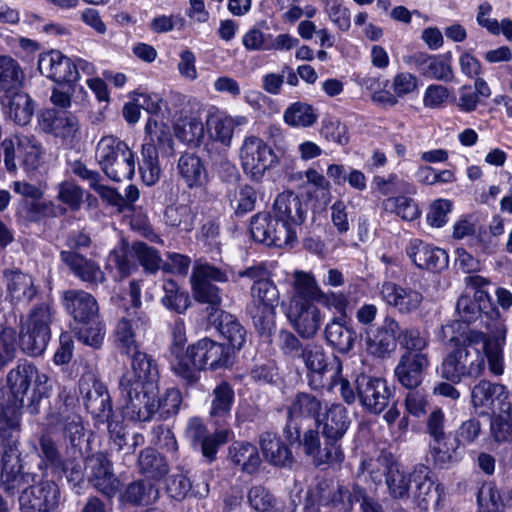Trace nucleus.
I'll return each instance as SVG.
<instances>
[{
  "label": "nucleus",
  "instance_id": "nucleus-29",
  "mask_svg": "<svg viewBox=\"0 0 512 512\" xmlns=\"http://www.w3.org/2000/svg\"><path fill=\"white\" fill-rule=\"evenodd\" d=\"M407 254L413 263L421 268L440 271L448 266V255L445 250L413 239L407 249Z\"/></svg>",
  "mask_w": 512,
  "mask_h": 512
},
{
  "label": "nucleus",
  "instance_id": "nucleus-56",
  "mask_svg": "<svg viewBox=\"0 0 512 512\" xmlns=\"http://www.w3.org/2000/svg\"><path fill=\"white\" fill-rule=\"evenodd\" d=\"M131 255L136 256L138 263L146 273L154 274L161 267V257L158 251L144 242H134L131 245Z\"/></svg>",
  "mask_w": 512,
  "mask_h": 512
},
{
  "label": "nucleus",
  "instance_id": "nucleus-64",
  "mask_svg": "<svg viewBox=\"0 0 512 512\" xmlns=\"http://www.w3.org/2000/svg\"><path fill=\"white\" fill-rule=\"evenodd\" d=\"M398 342L406 350L405 352L412 353H424L423 351L429 345L427 336L416 328L400 329Z\"/></svg>",
  "mask_w": 512,
  "mask_h": 512
},
{
  "label": "nucleus",
  "instance_id": "nucleus-59",
  "mask_svg": "<svg viewBox=\"0 0 512 512\" xmlns=\"http://www.w3.org/2000/svg\"><path fill=\"white\" fill-rule=\"evenodd\" d=\"M77 338L79 341L93 348H99L104 340V325L99 321L98 315L93 320L80 323Z\"/></svg>",
  "mask_w": 512,
  "mask_h": 512
},
{
  "label": "nucleus",
  "instance_id": "nucleus-31",
  "mask_svg": "<svg viewBox=\"0 0 512 512\" xmlns=\"http://www.w3.org/2000/svg\"><path fill=\"white\" fill-rule=\"evenodd\" d=\"M399 332V323L394 318L386 316L382 325L372 335L367 334L368 351L377 357L386 356L395 350Z\"/></svg>",
  "mask_w": 512,
  "mask_h": 512
},
{
  "label": "nucleus",
  "instance_id": "nucleus-63",
  "mask_svg": "<svg viewBox=\"0 0 512 512\" xmlns=\"http://www.w3.org/2000/svg\"><path fill=\"white\" fill-rule=\"evenodd\" d=\"M247 499L252 509L257 512H268L276 506V498L263 485L252 486L247 493Z\"/></svg>",
  "mask_w": 512,
  "mask_h": 512
},
{
  "label": "nucleus",
  "instance_id": "nucleus-52",
  "mask_svg": "<svg viewBox=\"0 0 512 512\" xmlns=\"http://www.w3.org/2000/svg\"><path fill=\"white\" fill-rule=\"evenodd\" d=\"M168 491L173 498L181 500L188 495H193L195 497H205L209 492V487L205 482L197 484L194 487L191 480L187 476L179 474L175 475L171 479L168 485Z\"/></svg>",
  "mask_w": 512,
  "mask_h": 512
},
{
  "label": "nucleus",
  "instance_id": "nucleus-26",
  "mask_svg": "<svg viewBox=\"0 0 512 512\" xmlns=\"http://www.w3.org/2000/svg\"><path fill=\"white\" fill-rule=\"evenodd\" d=\"M38 123L43 132L63 139H73L79 130V122L74 115L55 109L42 111Z\"/></svg>",
  "mask_w": 512,
  "mask_h": 512
},
{
  "label": "nucleus",
  "instance_id": "nucleus-14",
  "mask_svg": "<svg viewBox=\"0 0 512 512\" xmlns=\"http://www.w3.org/2000/svg\"><path fill=\"white\" fill-rule=\"evenodd\" d=\"M319 504L328 512H351L353 504L363 497V488L359 485L345 486L332 479H322L316 484Z\"/></svg>",
  "mask_w": 512,
  "mask_h": 512
},
{
  "label": "nucleus",
  "instance_id": "nucleus-1",
  "mask_svg": "<svg viewBox=\"0 0 512 512\" xmlns=\"http://www.w3.org/2000/svg\"><path fill=\"white\" fill-rule=\"evenodd\" d=\"M49 377L27 360L19 361L6 375L7 410L0 414V442L4 452L0 464V485L10 495L23 488L19 496L21 512H54L61 503L59 486L52 480L37 482V475L25 472L18 450L20 418L17 411L26 407L32 415L50 396Z\"/></svg>",
  "mask_w": 512,
  "mask_h": 512
},
{
  "label": "nucleus",
  "instance_id": "nucleus-58",
  "mask_svg": "<svg viewBox=\"0 0 512 512\" xmlns=\"http://www.w3.org/2000/svg\"><path fill=\"white\" fill-rule=\"evenodd\" d=\"M174 133L182 142L197 143L204 137V125L199 118H185L175 125Z\"/></svg>",
  "mask_w": 512,
  "mask_h": 512
},
{
  "label": "nucleus",
  "instance_id": "nucleus-40",
  "mask_svg": "<svg viewBox=\"0 0 512 512\" xmlns=\"http://www.w3.org/2000/svg\"><path fill=\"white\" fill-rule=\"evenodd\" d=\"M231 461L248 474L255 473L261 464V458L255 445L249 442H235L229 448Z\"/></svg>",
  "mask_w": 512,
  "mask_h": 512
},
{
  "label": "nucleus",
  "instance_id": "nucleus-49",
  "mask_svg": "<svg viewBox=\"0 0 512 512\" xmlns=\"http://www.w3.org/2000/svg\"><path fill=\"white\" fill-rule=\"evenodd\" d=\"M486 231L477 228L476 225L467 218L459 219L453 226V238L463 240L468 238L470 247L486 252L489 248L488 243L484 239Z\"/></svg>",
  "mask_w": 512,
  "mask_h": 512
},
{
  "label": "nucleus",
  "instance_id": "nucleus-7",
  "mask_svg": "<svg viewBox=\"0 0 512 512\" xmlns=\"http://www.w3.org/2000/svg\"><path fill=\"white\" fill-rule=\"evenodd\" d=\"M53 320L49 302L34 305L26 316L20 318L19 345L25 354L32 357L43 354L51 338Z\"/></svg>",
  "mask_w": 512,
  "mask_h": 512
},
{
  "label": "nucleus",
  "instance_id": "nucleus-53",
  "mask_svg": "<svg viewBox=\"0 0 512 512\" xmlns=\"http://www.w3.org/2000/svg\"><path fill=\"white\" fill-rule=\"evenodd\" d=\"M382 208L406 221H413L420 215L417 203L406 196L389 197L382 202Z\"/></svg>",
  "mask_w": 512,
  "mask_h": 512
},
{
  "label": "nucleus",
  "instance_id": "nucleus-25",
  "mask_svg": "<svg viewBox=\"0 0 512 512\" xmlns=\"http://www.w3.org/2000/svg\"><path fill=\"white\" fill-rule=\"evenodd\" d=\"M300 359L307 369L308 385L313 390L325 386L324 376L329 372V356L321 345L309 343L305 345Z\"/></svg>",
  "mask_w": 512,
  "mask_h": 512
},
{
  "label": "nucleus",
  "instance_id": "nucleus-27",
  "mask_svg": "<svg viewBox=\"0 0 512 512\" xmlns=\"http://www.w3.org/2000/svg\"><path fill=\"white\" fill-rule=\"evenodd\" d=\"M61 261L68 266L75 277L88 283L89 286H98L105 281V274L100 265L92 259L75 251H61Z\"/></svg>",
  "mask_w": 512,
  "mask_h": 512
},
{
  "label": "nucleus",
  "instance_id": "nucleus-41",
  "mask_svg": "<svg viewBox=\"0 0 512 512\" xmlns=\"http://www.w3.org/2000/svg\"><path fill=\"white\" fill-rule=\"evenodd\" d=\"M428 447L433 463L437 467L445 468L458 461L457 450L460 447L454 439L450 441L448 435L429 440Z\"/></svg>",
  "mask_w": 512,
  "mask_h": 512
},
{
  "label": "nucleus",
  "instance_id": "nucleus-48",
  "mask_svg": "<svg viewBox=\"0 0 512 512\" xmlns=\"http://www.w3.org/2000/svg\"><path fill=\"white\" fill-rule=\"evenodd\" d=\"M141 156L142 160L139 162V171L142 180L146 185L152 186L159 180L161 175L157 148L152 143H144Z\"/></svg>",
  "mask_w": 512,
  "mask_h": 512
},
{
  "label": "nucleus",
  "instance_id": "nucleus-22",
  "mask_svg": "<svg viewBox=\"0 0 512 512\" xmlns=\"http://www.w3.org/2000/svg\"><path fill=\"white\" fill-rule=\"evenodd\" d=\"M380 295L386 304L394 307L402 314H410L416 311L424 299L420 291L394 282H384L380 289Z\"/></svg>",
  "mask_w": 512,
  "mask_h": 512
},
{
  "label": "nucleus",
  "instance_id": "nucleus-12",
  "mask_svg": "<svg viewBox=\"0 0 512 512\" xmlns=\"http://www.w3.org/2000/svg\"><path fill=\"white\" fill-rule=\"evenodd\" d=\"M322 402L316 396L306 392H299L287 406V421L283 428V435L290 445L298 443L301 438V422L313 419L317 422L322 413Z\"/></svg>",
  "mask_w": 512,
  "mask_h": 512
},
{
  "label": "nucleus",
  "instance_id": "nucleus-44",
  "mask_svg": "<svg viewBox=\"0 0 512 512\" xmlns=\"http://www.w3.org/2000/svg\"><path fill=\"white\" fill-rule=\"evenodd\" d=\"M159 496L158 488L146 480H138L130 483L120 498L131 505H149Z\"/></svg>",
  "mask_w": 512,
  "mask_h": 512
},
{
  "label": "nucleus",
  "instance_id": "nucleus-6",
  "mask_svg": "<svg viewBox=\"0 0 512 512\" xmlns=\"http://www.w3.org/2000/svg\"><path fill=\"white\" fill-rule=\"evenodd\" d=\"M150 329V318L142 310L125 308L114 329L115 347L121 355L131 359V369L150 367L157 362L147 353L141 351L142 342Z\"/></svg>",
  "mask_w": 512,
  "mask_h": 512
},
{
  "label": "nucleus",
  "instance_id": "nucleus-47",
  "mask_svg": "<svg viewBox=\"0 0 512 512\" xmlns=\"http://www.w3.org/2000/svg\"><path fill=\"white\" fill-rule=\"evenodd\" d=\"M25 79L23 69L17 60L9 55L0 54V87L6 92L18 89Z\"/></svg>",
  "mask_w": 512,
  "mask_h": 512
},
{
  "label": "nucleus",
  "instance_id": "nucleus-61",
  "mask_svg": "<svg viewBox=\"0 0 512 512\" xmlns=\"http://www.w3.org/2000/svg\"><path fill=\"white\" fill-rule=\"evenodd\" d=\"M181 402V392L176 388H169L160 397L156 396L155 415L158 413L160 418L167 419L178 413Z\"/></svg>",
  "mask_w": 512,
  "mask_h": 512
},
{
  "label": "nucleus",
  "instance_id": "nucleus-11",
  "mask_svg": "<svg viewBox=\"0 0 512 512\" xmlns=\"http://www.w3.org/2000/svg\"><path fill=\"white\" fill-rule=\"evenodd\" d=\"M485 369L484 355L479 349H467L455 345L443 359L440 367L442 378L454 384L463 378H477Z\"/></svg>",
  "mask_w": 512,
  "mask_h": 512
},
{
  "label": "nucleus",
  "instance_id": "nucleus-13",
  "mask_svg": "<svg viewBox=\"0 0 512 512\" xmlns=\"http://www.w3.org/2000/svg\"><path fill=\"white\" fill-rule=\"evenodd\" d=\"M240 160L244 173L259 182L266 171L277 163V156L263 139L248 136L240 148Z\"/></svg>",
  "mask_w": 512,
  "mask_h": 512
},
{
  "label": "nucleus",
  "instance_id": "nucleus-57",
  "mask_svg": "<svg viewBox=\"0 0 512 512\" xmlns=\"http://www.w3.org/2000/svg\"><path fill=\"white\" fill-rule=\"evenodd\" d=\"M388 492L393 499H407L409 497L411 477L400 469L397 463L392 466L390 474L386 478Z\"/></svg>",
  "mask_w": 512,
  "mask_h": 512
},
{
  "label": "nucleus",
  "instance_id": "nucleus-15",
  "mask_svg": "<svg viewBox=\"0 0 512 512\" xmlns=\"http://www.w3.org/2000/svg\"><path fill=\"white\" fill-rule=\"evenodd\" d=\"M252 238L267 246L283 247L296 240V231L281 225L274 215L262 212L254 215L250 222Z\"/></svg>",
  "mask_w": 512,
  "mask_h": 512
},
{
  "label": "nucleus",
  "instance_id": "nucleus-39",
  "mask_svg": "<svg viewBox=\"0 0 512 512\" xmlns=\"http://www.w3.org/2000/svg\"><path fill=\"white\" fill-rule=\"evenodd\" d=\"M325 337L329 345L340 353L349 352L355 343V331L344 325L339 319H333L326 325Z\"/></svg>",
  "mask_w": 512,
  "mask_h": 512
},
{
  "label": "nucleus",
  "instance_id": "nucleus-55",
  "mask_svg": "<svg viewBox=\"0 0 512 512\" xmlns=\"http://www.w3.org/2000/svg\"><path fill=\"white\" fill-rule=\"evenodd\" d=\"M66 211V208L57 206L52 201L33 200L26 207L25 219L28 222L38 223L44 218L62 216Z\"/></svg>",
  "mask_w": 512,
  "mask_h": 512
},
{
  "label": "nucleus",
  "instance_id": "nucleus-4",
  "mask_svg": "<svg viewBox=\"0 0 512 512\" xmlns=\"http://www.w3.org/2000/svg\"><path fill=\"white\" fill-rule=\"evenodd\" d=\"M158 365L127 370L119 381L124 400L123 414L131 421L147 422L155 415L158 388Z\"/></svg>",
  "mask_w": 512,
  "mask_h": 512
},
{
  "label": "nucleus",
  "instance_id": "nucleus-51",
  "mask_svg": "<svg viewBox=\"0 0 512 512\" xmlns=\"http://www.w3.org/2000/svg\"><path fill=\"white\" fill-rule=\"evenodd\" d=\"M283 118L289 126L305 128L314 125L318 116L311 105L295 102L285 110Z\"/></svg>",
  "mask_w": 512,
  "mask_h": 512
},
{
  "label": "nucleus",
  "instance_id": "nucleus-23",
  "mask_svg": "<svg viewBox=\"0 0 512 512\" xmlns=\"http://www.w3.org/2000/svg\"><path fill=\"white\" fill-rule=\"evenodd\" d=\"M38 69L42 75L58 83L77 81L73 61L59 50H51L40 55Z\"/></svg>",
  "mask_w": 512,
  "mask_h": 512
},
{
  "label": "nucleus",
  "instance_id": "nucleus-35",
  "mask_svg": "<svg viewBox=\"0 0 512 512\" xmlns=\"http://www.w3.org/2000/svg\"><path fill=\"white\" fill-rule=\"evenodd\" d=\"M246 122L247 119L243 116L232 117L217 111L209 113L206 125L207 131L212 139L229 146L235 127L244 125Z\"/></svg>",
  "mask_w": 512,
  "mask_h": 512
},
{
  "label": "nucleus",
  "instance_id": "nucleus-50",
  "mask_svg": "<svg viewBox=\"0 0 512 512\" xmlns=\"http://www.w3.org/2000/svg\"><path fill=\"white\" fill-rule=\"evenodd\" d=\"M397 462L390 453H381L377 458H370L362 461L360 470L364 473L367 472L369 478L375 484L382 483L383 477L385 479L390 474L392 466Z\"/></svg>",
  "mask_w": 512,
  "mask_h": 512
},
{
  "label": "nucleus",
  "instance_id": "nucleus-38",
  "mask_svg": "<svg viewBox=\"0 0 512 512\" xmlns=\"http://www.w3.org/2000/svg\"><path fill=\"white\" fill-rule=\"evenodd\" d=\"M49 424L60 425L64 437L69 441L73 449L81 446L84 438V427L82 419L78 414L62 415L61 412L50 413L48 415Z\"/></svg>",
  "mask_w": 512,
  "mask_h": 512
},
{
  "label": "nucleus",
  "instance_id": "nucleus-5",
  "mask_svg": "<svg viewBox=\"0 0 512 512\" xmlns=\"http://www.w3.org/2000/svg\"><path fill=\"white\" fill-rule=\"evenodd\" d=\"M233 362V353L228 346L210 338H202L189 345L184 354H177L171 361V368L187 382L195 383L199 379V371L226 369Z\"/></svg>",
  "mask_w": 512,
  "mask_h": 512
},
{
  "label": "nucleus",
  "instance_id": "nucleus-2",
  "mask_svg": "<svg viewBox=\"0 0 512 512\" xmlns=\"http://www.w3.org/2000/svg\"><path fill=\"white\" fill-rule=\"evenodd\" d=\"M190 280L194 299L207 305L209 321L217 326L234 349H241L246 342V329L234 315L221 309L222 290L215 284L228 282L227 271L209 262L198 261Z\"/></svg>",
  "mask_w": 512,
  "mask_h": 512
},
{
  "label": "nucleus",
  "instance_id": "nucleus-30",
  "mask_svg": "<svg viewBox=\"0 0 512 512\" xmlns=\"http://www.w3.org/2000/svg\"><path fill=\"white\" fill-rule=\"evenodd\" d=\"M507 391L502 384L492 383L487 380H481L476 384L471 392V401L475 409H480L479 414H489L494 411V405L499 403L500 407L511 405L506 402Z\"/></svg>",
  "mask_w": 512,
  "mask_h": 512
},
{
  "label": "nucleus",
  "instance_id": "nucleus-20",
  "mask_svg": "<svg viewBox=\"0 0 512 512\" xmlns=\"http://www.w3.org/2000/svg\"><path fill=\"white\" fill-rule=\"evenodd\" d=\"M6 299L13 307H26L38 294L33 277L19 269H5Z\"/></svg>",
  "mask_w": 512,
  "mask_h": 512
},
{
  "label": "nucleus",
  "instance_id": "nucleus-54",
  "mask_svg": "<svg viewBox=\"0 0 512 512\" xmlns=\"http://www.w3.org/2000/svg\"><path fill=\"white\" fill-rule=\"evenodd\" d=\"M163 291L161 302L167 309L183 313L189 307V295L182 291L174 280H165Z\"/></svg>",
  "mask_w": 512,
  "mask_h": 512
},
{
  "label": "nucleus",
  "instance_id": "nucleus-19",
  "mask_svg": "<svg viewBox=\"0 0 512 512\" xmlns=\"http://www.w3.org/2000/svg\"><path fill=\"white\" fill-rule=\"evenodd\" d=\"M80 392L88 412L100 420H108L112 413V404L107 387L93 375L80 380Z\"/></svg>",
  "mask_w": 512,
  "mask_h": 512
},
{
  "label": "nucleus",
  "instance_id": "nucleus-3",
  "mask_svg": "<svg viewBox=\"0 0 512 512\" xmlns=\"http://www.w3.org/2000/svg\"><path fill=\"white\" fill-rule=\"evenodd\" d=\"M316 424L324 441L317 429H308L300 441L304 453L317 467L340 464L344 460L342 439L351 424L348 410L340 403L325 405Z\"/></svg>",
  "mask_w": 512,
  "mask_h": 512
},
{
  "label": "nucleus",
  "instance_id": "nucleus-62",
  "mask_svg": "<svg viewBox=\"0 0 512 512\" xmlns=\"http://www.w3.org/2000/svg\"><path fill=\"white\" fill-rule=\"evenodd\" d=\"M502 414L494 416L491 420V433L495 441L507 442L512 440L511 405L499 407Z\"/></svg>",
  "mask_w": 512,
  "mask_h": 512
},
{
  "label": "nucleus",
  "instance_id": "nucleus-32",
  "mask_svg": "<svg viewBox=\"0 0 512 512\" xmlns=\"http://www.w3.org/2000/svg\"><path fill=\"white\" fill-rule=\"evenodd\" d=\"M66 311L78 323L93 320L98 315V304L95 298L84 290H67L62 296Z\"/></svg>",
  "mask_w": 512,
  "mask_h": 512
},
{
  "label": "nucleus",
  "instance_id": "nucleus-43",
  "mask_svg": "<svg viewBox=\"0 0 512 512\" xmlns=\"http://www.w3.org/2000/svg\"><path fill=\"white\" fill-rule=\"evenodd\" d=\"M414 482L416 483V490L414 497L422 509H429V507L436 508L441 500L442 488L436 484L427 474L421 476L417 473L414 474Z\"/></svg>",
  "mask_w": 512,
  "mask_h": 512
},
{
  "label": "nucleus",
  "instance_id": "nucleus-9",
  "mask_svg": "<svg viewBox=\"0 0 512 512\" xmlns=\"http://www.w3.org/2000/svg\"><path fill=\"white\" fill-rule=\"evenodd\" d=\"M3 161L8 173L16 174L18 165L16 159L25 171H35L39 168L44 149L34 135L16 134L1 142Z\"/></svg>",
  "mask_w": 512,
  "mask_h": 512
},
{
  "label": "nucleus",
  "instance_id": "nucleus-36",
  "mask_svg": "<svg viewBox=\"0 0 512 512\" xmlns=\"http://www.w3.org/2000/svg\"><path fill=\"white\" fill-rule=\"evenodd\" d=\"M2 106L8 116L18 125L30 122L34 113L31 97L24 92H6L1 99Z\"/></svg>",
  "mask_w": 512,
  "mask_h": 512
},
{
  "label": "nucleus",
  "instance_id": "nucleus-33",
  "mask_svg": "<svg viewBox=\"0 0 512 512\" xmlns=\"http://www.w3.org/2000/svg\"><path fill=\"white\" fill-rule=\"evenodd\" d=\"M262 453L268 463L277 467H290L294 463L291 449L276 433L262 432L259 436Z\"/></svg>",
  "mask_w": 512,
  "mask_h": 512
},
{
  "label": "nucleus",
  "instance_id": "nucleus-42",
  "mask_svg": "<svg viewBox=\"0 0 512 512\" xmlns=\"http://www.w3.org/2000/svg\"><path fill=\"white\" fill-rule=\"evenodd\" d=\"M137 466L142 475L152 479H161L169 472L167 460L153 448H145L140 452Z\"/></svg>",
  "mask_w": 512,
  "mask_h": 512
},
{
  "label": "nucleus",
  "instance_id": "nucleus-16",
  "mask_svg": "<svg viewBox=\"0 0 512 512\" xmlns=\"http://www.w3.org/2000/svg\"><path fill=\"white\" fill-rule=\"evenodd\" d=\"M360 404L370 413L380 414L388 407L393 395L385 379L361 374L355 380Z\"/></svg>",
  "mask_w": 512,
  "mask_h": 512
},
{
  "label": "nucleus",
  "instance_id": "nucleus-18",
  "mask_svg": "<svg viewBox=\"0 0 512 512\" xmlns=\"http://www.w3.org/2000/svg\"><path fill=\"white\" fill-rule=\"evenodd\" d=\"M86 471L89 483L107 498H113L119 489V480L112 471L107 455L97 452L86 458Z\"/></svg>",
  "mask_w": 512,
  "mask_h": 512
},
{
  "label": "nucleus",
  "instance_id": "nucleus-46",
  "mask_svg": "<svg viewBox=\"0 0 512 512\" xmlns=\"http://www.w3.org/2000/svg\"><path fill=\"white\" fill-rule=\"evenodd\" d=\"M145 143H152L162 153L172 155L174 153V142L168 125L149 118L145 126Z\"/></svg>",
  "mask_w": 512,
  "mask_h": 512
},
{
  "label": "nucleus",
  "instance_id": "nucleus-34",
  "mask_svg": "<svg viewBox=\"0 0 512 512\" xmlns=\"http://www.w3.org/2000/svg\"><path fill=\"white\" fill-rule=\"evenodd\" d=\"M479 512H506L512 508V490L501 492L494 482H484L477 493Z\"/></svg>",
  "mask_w": 512,
  "mask_h": 512
},
{
  "label": "nucleus",
  "instance_id": "nucleus-60",
  "mask_svg": "<svg viewBox=\"0 0 512 512\" xmlns=\"http://www.w3.org/2000/svg\"><path fill=\"white\" fill-rule=\"evenodd\" d=\"M294 290L295 294L293 297L307 300L317 299L323 295L315 278L311 274L302 271L294 273Z\"/></svg>",
  "mask_w": 512,
  "mask_h": 512
},
{
  "label": "nucleus",
  "instance_id": "nucleus-24",
  "mask_svg": "<svg viewBox=\"0 0 512 512\" xmlns=\"http://www.w3.org/2000/svg\"><path fill=\"white\" fill-rule=\"evenodd\" d=\"M209 420L217 427L229 424L231 411L235 401V392L230 383L221 381L210 393Z\"/></svg>",
  "mask_w": 512,
  "mask_h": 512
},
{
  "label": "nucleus",
  "instance_id": "nucleus-10",
  "mask_svg": "<svg viewBox=\"0 0 512 512\" xmlns=\"http://www.w3.org/2000/svg\"><path fill=\"white\" fill-rule=\"evenodd\" d=\"M251 298L247 305L248 314L261 334L269 333L274 327L275 309L279 304L276 285L269 279L253 283Z\"/></svg>",
  "mask_w": 512,
  "mask_h": 512
},
{
  "label": "nucleus",
  "instance_id": "nucleus-28",
  "mask_svg": "<svg viewBox=\"0 0 512 512\" xmlns=\"http://www.w3.org/2000/svg\"><path fill=\"white\" fill-rule=\"evenodd\" d=\"M306 210L300 198L292 191L279 194L273 204V215L289 230L296 231L305 220Z\"/></svg>",
  "mask_w": 512,
  "mask_h": 512
},
{
  "label": "nucleus",
  "instance_id": "nucleus-45",
  "mask_svg": "<svg viewBox=\"0 0 512 512\" xmlns=\"http://www.w3.org/2000/svg\"><path fill=\"white\" fill-rule=\"evenodd\" d=\"M196 215V211L188 204H172L164 211V221L172 228L190 232L194 228Z\"/></svg>",
  "mask_w": 512,
  "mask_h": 512
},
{
  "label": "nucleus",
  "instance_id": "nucleus-37",
  "mask_svg": "<svg viewBox=\"0 0 512 512\" xmlns=\"http://www.w3.org/2000/svg\"><path fill=\"white\" fill-rule=\"evenodd\" d=\"M178 173L189 188L202 186L207 179L205 166L196 154H182L178 160Z\"/></svg>",
  "mask_w": 512,
  "mask_h": 512
},
{
  "label": "nucleus",
  "instance_id": "nucleus-8",
  "mask_svg": "<svg viewBox=\"0 0 512 512\" xmlns=\"http://www.w3.org/2000/svg\"><path fill=\"white\" fill-rule=\"evenodd\" d=\"M95 159L103 173L114 182L131 180L135 157L128 144L113 135L103 136L95 150Z\"/></svg>",
  "mask_w": 512,
  "mask_h": 512
},
{
  "label": "nucleus",
  "instance_id": "nucleus-17",
  "mask_svg": "<svg viewBox=\"0 0 512 512\" xmlns=\"http://www.w3.org/2000/svg\"><path fill=\"white\" fill-rule=\"evenodd\" d=\"M286 316L296 332L303 338L315 336L322 324L320 309L310 300L300 297L291 298Z\"/></svg>",
  "mask_w": 512,
  "mask_h": 512
},
{
  "label": "nucleus",
  "instance_id": "nucleus-21",
  "mask_svg": "<svg viewBox=\"0 0 512 512\" xmlns=\"http://www.w3.org/2000/svg\"><path fill=\"white\" fill-rule=\"evenodd\" d=\"M430 365L427 353L405 352L394 369L398 382L407 389H416L423 381L424 372Z\"/></svg>",
  "mask_w": 512,
  "mask_h": 512
}]
</instances>
